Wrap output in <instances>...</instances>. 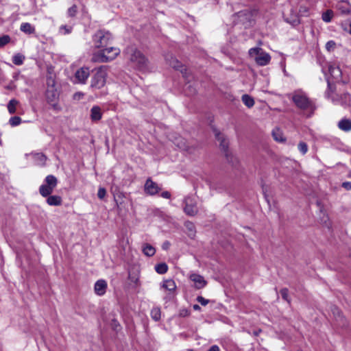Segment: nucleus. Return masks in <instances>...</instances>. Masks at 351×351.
Wrapping results in <instances>:
<instances>
[{
	"mask_svg": "<svg viewBox=\"0 0 351 351\" xmlns=\"http://www.w3.org/2000/svg\"><path fill=\"white\" fill-rule=\"evenodd\" d=\"M125 53L128 58L138 69L144 71L148 69L147 58L134 46L128 47Z\"/></svg>",
	"mask_w": 351,
	"mask_h": 351,
	"instance_id": "f257e3e1",
	"label": "nucleus"
},
{
	"mask_svg": "<svg viewBox=\"0 0 351 351\" xmlns=\"http://www.w3.org/2000/svg\"><path fill=\"white\" fill-rule=\"evenodd\" d=\"M292 101L298 108L308 113L307 117L313 114L315 106L304 93L302 91L294 92L292 95Z\"/></svg>",
	"mask_w": 351,
	"mask_h": 351,
	"instance_id": "f03ea898",
	"label": "nucleus"
},
{
	"mask_svg": "<svg viewBox=\"0 0 351 351\" xmlns=\"http://www.w3.org/2000/svg\"><path fill=\"white\" fill-rule=\"evenodd\" d=\"M249 55L251 58H254L258 66H266L271 60L270 55L260 47L250 49L249 50Z\"/></svg>",
	"mask_w": 351,
	"mask_h": 351,
	"instance_id": "7ed1b4c3",
	"label": "nucleus"
},
{
	"mask_svg": "<svg viewBox=\"0 0 351 351\" xmlns=\"http://www.w3.org/2000/svg\"><path fill=\"white\" fill-rule=\"evenodd\" d=\"M107 77V68L106 66H101L99 67L95 73L93 75L90 87L96 89L103 88L106 82Z\"/></svg>",
	"mask_w": 351,
	"mask_h": 351,
	"instance_id": "20e7f679",
	"label": "nucleus"
},
{
	"mask_svg": "<svg viewBox=\"0 0 351 351\" xmlns=\"http://www.w3.org/2000/svg\"><path fill=\"white\" fill-rule=\"evenodd\" d=\"M58 185V179L53 175H48L44 180L43 184L39 187L40 194L46 197L53 192L54 189Z\"/></svg>",
	"mask_w": 351,
	"mask_h": 351,
	"instance_id": "39448f33",
	"label": "nucleus"
},
{
	"mask_svg": "<svg viewBox=\"0 0 351 351\" xmlns=\"http://www.w3.org/2000/svg\"><path fill=\"white\" fill-rule=\"evenodd\" d=\"M112 39L111 34L104 30L97 31L93 36V41L96 48L106 47Z\"/></svg>",
	"mask_w": 351,
	"mask_h": 351,
	"instance_id": "423d86ee",
	"label": "nucleus"
},
{
	"mask_svg": "<svg viewBox=\"0 0 351 351\" xmlns=\"http://www.w3.org/2000/svg\"><path fill=\"white\" fill-rule=\"evenodd\" d=\"M45 98L47 102L51 106L54 110H60L58 101L59 99V93L57 89H47L45 92Z\"/></svg>",
	"mask_w": 351,
	"mask_h": 351,
	"instance_id": "0eeeda50",
	"label": "nucleus"
},
{
	"mask_svg": "<svg viewBox=\"0 0 351 351\" xmlns=\"http://www.w3.org/2000/svg\"><path fill=\"white\" fill-rule=\"evenodd\" d=\"M215 136L217 140L219 142V146L221 150L225 153V156L227 158V160L229 162L234 164V160L232 159V156L231 154L229 153L228 148V141L224 137V136L219 132L215 131Z\"/></svg>",
	"mask_w": 351,
	"mask_h": 351,
	"instance_id": "6e6552de",
	"label": "nucleus"
},
{
	"mask_svg": "<svg viewBox=\"0 0 351 351\" xmlns=\"http://www.w3.org/2000/svg\"><path fill=\"white\" fill-rule=\"evenodd\" d=\"M165 60L170 66L173 67L176 70L180 71L184 75L186 74V68L173 55H167L165 56Z\"/></svg>",
	"mask_w": 351,
	"mask_h": 351,
	"instance_id": "1a4fd4ad",
	"label": "nucleus"
},
{
	"mask_svg": "<svg viewBox=\"0 0 351 351\" xmlns=\"http://www.w3.org/2000/svg\"><path fill=\"white\" fill-rule=\"evenodd\" d=\"M184 211L186 215L194 216L197 213L198 210L195 202L191 197H186L184 199Z\"/></svg>",
	"mask_w": 351,
	"mask_h": 351,
	"instance_id": "9d476101",
	"label": "nucleus"
},
{
	"mask_svg": "<svg viewBox=\"0 0 351 351\" xmlns=\"http://www.w3.org/2000/svg\"><path fill=\"white\" fill-rule=\"evenodd\" d=\"M89 75V69L88 67H82L76 71L75 73V79L76 82L84 84H86Z\"/></svg>",
	"mask_w": 351,
	"mask_h": 351,
	"instance_id": "9b49d317",
	"label": "nucleus"
},
{
	"mask_svg": "<svg viewBox=\"0 0 351 351\" xmlns=\"http://www.w3.org/2000/svg\"><path fill=\"white\" fill-rule=\"evenodd\" d=\"M189 278L193 282L195 289H202L207 285V282L204 280V277L199 274L193 273L190 274Z\"/></svg>",
	"mask_w": 351,
	"mask_h": 351,
	"instance_id": "f8f14e48",
	"label": "nucleus"
},
{
	"mask_svg": "<svg viewBox=\"0 0 351 351\" xmlns=\"http://www.w3.org/2000/svg\"><path fill=\"white\" fill-rule=\"evenodd\" d=\"M113 57H106V54L103 49L93 53L91 61L93 62H108L113 60Z\"/></svg>",
	"mask_w": 351,
	"mask_h": 351,
	"instance_id": "ddd939ff",
	"label": "nucleus"
},
{
	"mask_svg": "<svg viewBox=\"0 0 351 351\" xmlns=\"http://www.w3.org/2000/svg\"><path fill=\"white\" fill-rule=\"evenodd\" d=\"M160 188L158 185L154 182L151 179L147 180L145 184V191L147 193L154 195L160 191Z\"/></svg>",
	"mask_w": 351,
	"mask_h": 351,
	"instance_id": "4468645a",
	"label": "nucleus"
},
{
	"mask_svg": "<svg viewBox=\"0 0 351 351\" xmlns=\"http://www.w3.org/2000/svg\"><path fill=\"white\" fill-rule=\"evenodd\" d=\"M107 282L104 280H97L94 287V290L97 295H103L105 294L107 289Z\"/></svg>",
	"mask_w": 351,
	"mask_h": 351,
	"instance_id": "2eb2a0df",
	"label": "nucleus"
},
{
	"mask_svg": "<svg viewBox=\"0 0 351 351\" xmlns=\"http://www.w3.org/2000/svg\"><path fill=\"white\" fill-rule=\"evenodd\" d=\"M32 156L34 159L35 165L41 167L45 165L47 158L43 153H33L32 154Z\"/></svg>",
	"mask_w": 351,
	"mask_h": 351,
	"instance_id": "dca6fc26",
	"label": "nucleus"
},
{
	"mask_svg": "<svg viewBox=\"0 0 351 351\" xmlns=\"http://www.w3.org/2000/svg\"><path fill=\"white\" fill-rule=\"evenodd\" d=\"M337 8L342 14H351V4L347 1H343L338 3Z\"/></svg>",
	"mask_w": 351,
	"mask_h": 351,
	"instance_id": "f3484780",
	"label": "nucleus"
},
{
	"mask_svg": "<svg viewBox=\"0 0 351 351\" xmlns=\"http://www.w3.org/2000/svg\"><path fill=\"white\" fill-rule=\"evenodd\" d=\"M102 113L101 108L94 106L90 110V119L93 121H97L101 119Z\"/></svg>",
	"mask_w": 351,
	"mask_h": 351,
	"instance_id": "a211bd4d",
	"label": "nucleus"
},
{
	"mask_svg": "<svg viewBox=\"0 0 351 351\" xmlns=\"http://www.w3.org/2000/svg\"><path fill=\"white\" fill-rule=\"evenodd\" d=\"M47 203L49 206H60L62 202V197L59 195H51L47 197Z\"/></svg>",
	"mask_w": 351,
	"mask_h": 351,
	"instance_id": "6ab92c4d",
	"label": "nucleus"
},
{
	"mask_svg": "<svg viewBox=\"0 0 351 351\" xmlns=\"http://www.w3.org/2000/svg\"><path fill=\"white\" fill-rule=\"evenodd\" d=\"M104 51L105 52V54H106V57H113V60L115 59L120 53V49L119 48L116 47H104L103 49Z\"/></svg>",
	"mask_w": 351,
	"mask_h": 351,
	"instance_id": "aec40b11",
	"label": "nucleus"
},
{
	"mask_svg": "<svg viewBox=\"0 0 351 351\" xmlns=\"http://www.w3.org/2000/svg\"><path fill=\"white\" fill-rule=\"evenodd\" d=\"M338 127L341 130L344 132L351 131V120L348 119H343L338 123Z\"/></svg>",
	"mask_w": 351,
	"mask_h": 351,
	"instance_id": "412c9836",
	"label": "nucleus"
},
{
	"mask_svg": "<svg viewBox=\"0 0 351 351\" xmlns=\"http://www.w3.org/2000/svg\"><path fill=\"white\" fill-rule=\"evenodd\" d=\"M350 96L348 93H344L340 96L339 99H332V101L336 104H341L342 106H348L350 104Z\"/></svg>",
	"mask_w": 351,
	"mask_h": 351,
	"instance_id": "4be33fe9",
	"label": "nucleus"
},
{
	"mask_svg": "<svg viewBox=\"0 0 351 351\" xmlns=\"http://www.w3.org/2000/svg\"><path fill=\"white\" fill-rule=\"evenodd\" d=\"M162 287L168 290L170 292H173L176 289V282L171 279L165 280L163 281Z\"/></svg>",
	"mask_w": 351,
	"mask_h": 351,
	"instance_id": "5701e85b",
	"label": "nucleus"
},
{
	"mask_svg": "<svg viewBox=\"0 0 351 351\" xmlns=\"http://www.w3.org/2000/svg\"><path fill=\"white\" fill-rule=\"evenodd\" d=\"M20 29L21 32L32 34L35 33V27L29 23H23L21 25Z\"/></svg>",
	"mask_w": 351,
	"mask_h": 351,
	"instance_id": "b1692460",
	"label": "nucleus"
},
{
	"mask_svg": "<svg viewBox=\"0 0 351 351\" xmlns=\"http://www.w3.org/2000/svg\"><path fill=\"white\" fill-rule=\"evenodd\" d=\"M173 141V143L180 149H184V150L188 149V146L186 145V140L184 138H183L182 137H181V136L176 137V138H175V139Z\"/></svg>",
	"mask_w": 351,
	"mask_h": 351,
	"instance_id": "393cba45",
	"label": "nucleus"
},
{
	"mask_svg": "<svg viewBox=\"0 0 351 351\" xmlns=\"http://www.w3.org/2000/svg\"><path fill=\"white\" fill-rule=\"evenodd\" d=\"M143 252L147 256H152L156 253L155 248L149 243H145L143 245Z\"/></svg>",
	"mask_w": 351,
	"mask_h": 351,
	"instance_id": "a878e982",
	"label": "nucleus"
},
{
	"mask_svg": "<svg viewBox=\"0 0 351 351\" xmlns=\"http://www.w3.org/2000/svg\"><path fill=\"white\" fill-rule=\"evenodd\" d=\"M330 74L335 78H338L341 76V71L339 66L330 65L328 68Z\"/></svg>",
	"mask_w": 351,
	"mask_h": 351,
	"instance_id": "bb28decb",
	"label": "nucleus"
},
{
	"mask_svg": "<svg viewBox=\"0 0 351 351\" xmlns=\"http://www.w3.org/2000/svg\"><path fill=\"white\" fill-rule=\"evenodd\" d=\"M241 100L243 104L248 108H252L254 105V99L247 94H245L242 96Z\"/></svg>",
	"mask_w": 351,
	"mask_h": 351,
	"instance_id": "cd10ccee",
	"label": "nucleus"
},
{
	"mask_svg": "<svg viewBox=\"0 0 351 351\" xmlns=\"http://www.w3.org/2000/svg\"><path fill=\"white\" fill-rule=\"evenodd\" d=\"M184 226L187 230V233L189 237H193L195 233V227L193 223L191 221H186L184 223Z\"/></svg>",
	"mask_w": 351,
	"mask_h": 351,
	"instance_id": "c85d7f7f",
	"label": "nucleus"
},
{
	"mask_svg": "<svg viewBox=\"0 0 351 351\" xmlns=\"http://www.w3.org/2000/svg\"><path fill=\"white\" fill-rule=\"evenodd\" d=\"M155 270L158 274H164L167 271L168 266L165 263H161L155 266Z\"/></svg>",
	"mask_w": 351,
	"mask_h": 351,
	"instance_id": "c756f323",
	"label": "nucleus"
},
{
	"mask_svg": "<svg viewBox=\"0 0 351 351\" xmlns=\"http://www.w3.org/2000/svg\"><path fill=\"white\" fill-rule=\"evenodd\" d=\"M151 317L154 321H159L161 317V311L159 307H154L151 311Z\"/></svg>",
	"mask_w": 351,
	"mask_h": 351,
	"instance_id": "7c9ffc66",
	"label": "nucleus"
},
{
	"mask_svg": "<svg viewBox=\"0 0 351 351\" xmlns=\"http://www.w3.org/2000/svg\"><path fill=\"white\" fill-rule=\"evenodd\" d=\"M333 17V11L327 10L322 14V19L326 23H330Z\"/></svg>",
	"mask_w": 351,
	"mask_h": 351,
	"instance_id": "2f4dec72",
	"label": "nucleus"
},
{
	"mask_svg": "<svg viewBox=\"0 0 351 351\" xmlns=\"http://www.w3.org/2000/svg\"><path fill=\"white\" fill-rule=\"evenodd\" d=\"M19 101L16 99H11L8 104V110L10 114H14L16 112V107L18 105Z\"/></svg>",
	"mask_w": 351,
	"mask_h": 351,
	"instance_id": "473e14b6",
	"label": "nucleus"
},
{
	"mask_svg": "<svg viewBox=\"0 0 351 351\" xmlns=\"http://www.w3.org/2000/svg\"><path fill=\"white\" fill-rule=\"evenodd\" d=\"M272 136L276 141L283 142L285 141L282 134L279 129L274 130L272 131Z\"/></svg>",
	"mask_w": 351,
	"mask_h": 351,
	"instance_id": "72a5a7b5",
	"label": "nucleus"
},
{
	"mask_svg": "<svg viewBox=\"0 0 351 351\" xmlns=\"http://www.w3.org/2000/svg\"><path fill=\"white\" fill-rule=\"evenodd\" d=\"M25 60V56L20 53L14 55L12 58V62L16 65H21Z\"/></svg>",
	"mask_w": 351,
	"mask_h": 351,
	"instance_id": "f704fd0d",
	"label": "nucleus"
},
{
	"mask_svg": "<svg viewBox=\"0 0 351 351\" xmlns=\"http://www.w3.org/2000/svg\"><path fill=\"white\" fill-rule=\"evenodd\" d=\"M47 89H56L55 79L51 76L47 78Z\"/></svg>",
	"mask_w": 351,
	"mask_h": 351,
	"instance_id": "c9c22d12",
	"label": "nucleus"
},
{
	"mask_svg": "<svg viewBox=\"0 0 351 351\" xmlns=\"http://www.w3.org/2000/svg\"><path fill=\"white\" fill-rule=\"evenodd\" d=\"M21 123V119L19 117H12L9 120V123L12 126L15 127L19 125Z\"/></svg>",
	"mask_w": 351,
	"mask_h": 351,
	"instance_id": "e433bc0d",
	"label": "nucleus"
},
{
	"mask_svg": "<svg viewBox=\"0 0 351 351\" xmlns=\"http://www.w3.org/2000/svg\"><path fill=\"white\" fill-rule=\"evenodd\" d=\"M298 148L303 155L308 152V145L304 142H300L298 145Z\"/></svg>",
	"mask_w": 351,
	"mask_h": 351,
	"instance_id": "4c0bfd02",
	"label": "nucleus"
},
{
	"mask_svg": "<svg viewBox=\"0 0 351 351\" xmlns=\"http://www.w3.org/2000/svg\"><path fill=\"white\" fill-rule=\"evenodd\" d=\"M280 294L282 295V298L283 300L287 301V302L290 303V300L289 298V291L287 288H283L280 290Z\"/></svg>",
	"mask_w": 351,
	"mask_h": 351,
	"instance_id": "58836bf2",
	"label": "nucleus"
},
{
	"mask_svg": "<svg viewBox=\"0 0 351 351\" xmlns=\"http://www.w3.org/2000/svg\"><path fill=\"white\" fill-rule=\"evenodd\" d=\"M77 12V8L75 5H72L68 9L67 14L70 17H74Z\"/></svg>",
	"mask_w": 351,
	"mask_h": 351,
	"instance_id": "ea45409f",
	"label": "nucleus"
},
{
	"mask_svg": "<svg viewBox=\"0 0 351 351\" xmlns=\"http://www.w3.org/2000/svg\"><path fill=\"white\" fill-rule=\"evenodd\" d=\"M336 47V43L333 40H329L326 44V49L328 51H332Z\"/></svg>",
	"mask_w": 351,
	"mask_h": 351,
	"instance_id": "a19ab883",
	"label": "nucleus"
},
{
	"mask_svg": "<svg viewBox=\"0 0 351 351\" xmlns=\"http://www.w3.org/2000/svg\"><path fill=\"white\" fill-rule=\"evenodd\" d=\"M10 40V38L9 36L5 35L0 37V47H3L6 44H8Z\"/></svg>",
	"mask_w": 351,
	"mask_h": 351,
	"instance_id": "79ce46f5",
	"label": "nucleus"
},
{
	"mask_svg": "<svg viewBox=\"0 0 351 351\" xmlns=\"http://www.w3.org/2000/svg\"><path fill=\"white\" fill-rule=\"evenodd\" d=\"M72 27L66 25H62L60 27V31L64 34H68L71 32Z\"/></svg>",
	"mask_w": 351,
	"mask_h": 351,
	"instance_id": "37998d69",
	"label": "nucleus"
},
{
	"mask_svg": "<svg viewBox=\"0 0 351 351\" xmlns=\"http://www.w3.org/2000/svg\"><path fill=\"white\" fill-rule=\"evenodd\" d=\"M106 195V190L104 188H99L97 192V196L100 199L104 198Z\"/></svg>",
	"mask_w": 351,
	"mask_h": 351,
	"instance_id": "c03bdc74",
	"label": "nucleus"
},
{
	"mask_svg": "<svg viewBox=\"0 0 351 351\" xmlns=\"http://www.w3.org/2000/svg\"><path fill=\"white\" fill-rule=\"evenodd\" d=\"M197 301L200 303L203 306H206L208 304L209 302V300H207V299H205L204 298H203L202 296H198L197 298Z\"/></svg>",
	"mask_w": 351,
	"mask_h": 351,
	"instance_id": "a18cd8bd",
	"label": "nucleus"
},
{
	"mask_svg": "<svg viewBox=\"0 0 351 351\" xmlns=\"http://www.w3.org/2000/svg\"><path fill=\"white\" fill-rule=\"evenodd\" d=\"M189 314H190L189 311L186 308L180 309V312H179V315L182 317H186Z\"/></svg>",
	"mask_w": 351,
	"mask_h": 351,
	"instance_id": "49530a36",
	"label": "nucleus"
},
{
	"mask_svg": "<svg viewBox=\"0 0 351 351\" xmlns=\"http://www.w3.org/2000/svg\"><path fill=\"white\" fill-rule=\"evenodd\" d=\"M84 97V94L80 92L75 93L73 97L75 100H80Z\"/></svg>",
	"mask_w": 351,
	"mask_h": 351,
	"instance_id": "de8ad7c7",
	"label": "nucleus"
},
{
	"mask_svg": "<svg viewBox=\"0 0 351 351\" xmlns=\"http://www.w3.org/2000/svg\"><path fill=\"white\" fill-rule=\"evenodd\" d=\"M342 187L345 189L350 191L351 190V182H344L342 183Z\"/></svg>",
	"mask_w": 351,
	"mask_h": 351,
	"instance_id": "09e8293b",
	"label": "nucleus"
},
{
	"mask_svg": "<svg viewBox=\"0 0 351 351\" xmlns=\"http://www.w3.org/2000/svg\"><path fill=\"white\" fill-rule=\"evenodd\" d=\"M161 197L166 199H169L171 197V194L169 191H164L161 193Z\"/></svg>",
	"mask_w": 351,
	"mask_h": 351,
	"instance_id": "8fccbe9b",
	"label": "nucleus"
},
{
	"mask_svg": "<svg viewBox=\"0 0 351 351\" xmlns=\"http://www.w3.org/2000/svg\"><path fill=\"white\" fill-rule=\"evenodd\" d=\"M170 246V243L167 241L162 243V248L165 250H167Z\"/></svg>",
	"mask_w": 351,
	"mask_h": 351,
	"instance_id": "3c124183",
	"label": "nucleus"
},
{
	"mask_svg": "<svg viewBox=\"0 0 351 351\" xmlns=\"http://www.w3.org/2000/svg\"><path fill=\"white\" fill-rule=\"evenodd\" d=\"M207 351H220V349L218 346L214 345L212 346L210 349Z\"/></svg>",
	"mask_w": 351,
	"mask_h": 351,
	"instance_id": "603ef678",
	"label": "nucleus"
},
{
	"mask_svg": "<svg viewBox=\"0 0 351 351\" xmlns=\"http://www.w3.org/2000/svg\"><path fill=\"white\" fill-rule=\"evenodd\" d=\"M343 29H344L345 31L348 32V33H349L350 34H351V23H350V25H349V29H347V27H344V26L343 27Z\"/></svg>",
	"mask_w": 351,
	"mask_h": 351,
	"instance_id": "864d4df0",
	"label": "nucleus"
},
{
	"mask_svg": "<svg viewBox=\"0 0 351 351\" xmlns=\"http://www.w3.org/2000/svg\"><path fill=\"white\" fill-rule=\"evenodd\" d=\"M193 309H194V310H195V311H199V310H200V307H199V306L198 304H194V305L193 306Z\"/></svg>",
	"mask_w": 351,
	"mask_h": 351,
	"instance_id": "5fc2aeb1",
	"label": "nucleus"
},
{
	"mask_svg": "<svg viewBox=\"0 0 351 351\" xmlns=\"http://www.w3.org/2000/svg\"><path fill=\"white\" fill-rule=\"evenodd\" d=\"M333 313H337L338 314V315L340 317V311H339V310L337 308H335V311H334V312H333Z\"/></svg>",
	"mask_w": 351,
	"mask_h": 351,
	"instance_id": "6e6d98bb",
	"label": "nucleus"
},
{
	"mask_svg": "<svg viewBox=\"0 0 351 351\" xmlns=\"http://www.w3.org/2000/svg\"><path fill=\"white\" fill-rule=\"evenodd\" d=\"M114 326H115V329H117V326H118V327H120L119 324H117V325L116 324H114Z\"/></svg>",
	"mask_w": 351,
	"mask_h": 351,
	"instance_id": "4d7b16f0",
	"label": "nucleus"
},
{
	"mask_svg": "<svg viewBox=\"0 0 351 351\" xmlns=\"http://www.w3.org/2000/svg\"><path fill=\"white\" fill-rule=\"evenodd\" d=\"M242 14H243V12H239V16H241V15H242Z\"/></svg>",
	"mask_w": 351,
	"mask_h": 351,
	"instance_id": "13d9d810",
	"label": "nucleus"
},
{
	"mask_svg": "<svg viewBox=\"0 0 351 351\" xmlns=\"http://www.w3.org/2000/svg\"><path fill=\"white\" fill-rule=\"evenodd\" d=\"M258 332H255V335H258Z\"/></svg>",
	"mask_w": 351,
	"mask_h": 351,
	"instance_id": "bf43d9fd",
	"label": "nucleus"
},
{
	"mask_svg": "<svg viewBox=\"0 0 351 351\" xmlns=\"http://www.w3.org/2000/svg\"><path fill=\"white\" fill-rule=\"evenodd\" d=\"M187 351H195V350H188Z\"/></svg>",
	"mask_w": 351,
	"mask_h": 351,
	"instance_id": "052dcab7",
	"label": "nucleus"
},
{
	"mask_svg": "<svg viewBox=\"0 0 351 351\" xmlns=\"http://www.w3.org/2000/svg\"><path fill=\"white\" fill-rule=\"evenodd\" d=\"M350 176H351V172H350V173H349V175H348V176L350 177Z\"/></svg>",
	"mask_w": 351,
	"mask_h": 351,
	"instance_id": "680f3d73",
	"label": "nucleus"
},
{
	"mask_svg": "<svg viewBox=\"0 0 351 351\" xmlns=\"http://www.w3.org/2000/svg\"><path fill=\"white\" fill-rule=\"evenodd\" d=\"M350 178H351V176H350Z\"/></svg>",
	"mask_w": 351,
	"mask_h": 351,
	"instance_id": "e2e57ef3",
	"label": "nucleus"
}]
</instances>
